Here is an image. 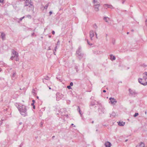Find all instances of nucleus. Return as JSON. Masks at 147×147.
I'll return each mask as SVG.
<instances>
[{
	"instance_id": "f257e3e1",
	"label": "nucleus",
	"mask_w": 147,
	"mask_h": 147,
	"mask_svg": "<svg viewBox=\"0 0 147 147\" xmlns=\"http://www.w3.org/2000/svg\"><path fill=\"white\" fill-rule=\"evenodd\" d=\"M81 48L80 46L79 47L76 51V54L77 57L79 59H81L84 56V54L81 52Z\"/></svg>"
},
{
	"instance_id": "f03ea898",
	"label": "nucleus",
	"mask_w": 147,
	"mask_h": 147,
	"mask_svg": "<svg viewBox=\"0 0 147 147\" xmlns=\"http://www.w3.org/2000/svg\"><path fill=\"white\" fill-rule=\"evenodd\" d=\"M128 91L129 96H131L135 97L138 94V92H136L135 90H132L131 88L129 89Z\"/></svg>"
},
{
	"instance_id": "7ed1b4c3",
	"label": "nucleus",
	"mask_w": 147,
	"mask_h": 147,
	"mask_svg": "<svg viewBox=\"0 0 147 147\" xmlns=\"http://www.w3.org/2000/svg\"><path fill=\"white\" fill-rule=\"evenodd\" d=\"M18 108L22 115L24 117L27 116L28 115L26 109H24L23 110L20 109V107H18Z\"/></svg>"
},
{
	"instance_id": "20e7f679",
	"label": "nucleus",
	"mask_w": 147,
	"mask_h": 147,
	"mask_svg": "<svg viewBox=\"0 0 147 147\" xmlns=\"http://www.w3.org/2000/svg\"><path fill=\"white\" fill-rule=\"evenodd\" d=\"M56 96L57 101H59L61 99H64V95L61 93L57 92L56 94Z\"/></svg>"
},
{
	"instance_id": "39448f33",
	"label": "nucleus",
	"mask_w": 147,
	"mask_h": 147,
	"mask_svg": "<svg viewBox=\"0 0 147 147\" xmlns=\"http://www.w3.org/2000/svg\"><path fill=\"white\" fill-rule=\"evenodd\" d=\"M138 81L142 85L144 86H146L147 85V82L144 81V80H143L142 78H139L138 79Z\"/></svg>"
},
{
	"instance_id": "423d86ee",
	"label": "nucleus",
	"mask_w": 147,
	"mask_h": 147,
	"mask_svg": "<svg viewBox=\"0 0 147 147\" xmlns=\"http://www.w3.org/2000/svg\"><path fill=\"white\" fill-rule=\"evenodd\" d=\"M109 100H110V102L111 104H115V103L117 102V101L116 100L113 98L111 97L109 98Z\"/></svg>"
},
{
	"instance_id": "0eeeda50",
	"label": "nucleus",
	"mask_w": 147,
	"mask_h": 147,
	"mask_svg": "<svg viewBox=\"0 0 147 147\" xmlns=\"http://www.w3.org/2000/svg\"><path fill=\"white\" fill-rule=\"evenodd\" d=\"M98 112L99 115L100 116L101 115L102 113H104L105 112V109L104 107H102L100 108V109Z\"/></svg>"
},
{
	"instance_id": "6e6552de",
	"label": "nucleus",
	"mask_w": 147,
	"mask_h": 147,
	"mask_svg": "<svg viewBox=\"0 0 147 147\" xmlns=\"http://www.w3.org/2000/svg\"><path fill=\"white\" fill-rule=\"evenodd\" d=\"M94 36V32L93 30H91L90 32V37L91 40H92V38Z\"/></svg>"
},
{
	"instance_id": "1a4fd4ad",
	"label": "nucleus",
	"mask_w": 147,
	"mask_h": 147,
	"mask_svg": "<svg viewBox=\"0 0 147 147\" xmlns=\"http://www.w3.org/2000/svg\"><path fill=\"white\" fill-rule=\"evenodd\" d=\"M104 145L105 147H110L111 145V143L108 141H106Z\"/></svg>"
},
{
	"instance_id": "9d476101",
	"label": "nucleus",
	"mask_w": 147,
	"mask_h": 147,
	"mask_svg": "<svg viewBox=\"0 0 147 147\" xmlns=\"http://www.w3.org/2000/svg\"><path fill=\"white\" fill-rule=\"evenodd\" d=\"M16 78V72L15 71H13V73L12 76L11 78L12 80H15Z\"/></svg>"
},
{
	"instance_id": "9b49d317",
	"label": "nucleus",
	"mask_w": 147,
	"mask_h": 147,
	"mask_svg": "<svg viewBox=\"0 0 147 147\" xmlns=\"http://www.w3.org/2000/svg\"><path fill=\"white\" fill-rule=\"evenodd\" d=\"M100 6V4L94 5V6L96 11H98L99 10L98 7Z\"/></svg>"
},
{
	"instance_id": "f8f14e48",
	"label": "nucleus",
	"mask_w": 147,
	"mask_h": 147,
	"mask_svg": "<svg viewBox=\"0 0 147 147\" xmlns=\"http://www.w3.org/2000/svg\"><path fill=\"white\" fill-rule=\"evenodd\" d=\"M117 123L119 125L121 126H123L125 124L124 122L123 121L121 122L120 121L117 122Z\"/></svg>"
},
{
	"instance_id": "ddd939ff",
	"label": "nucleus",
	"mask_w": 147,
	"mask_h": 147,
	"mask_svg": "<svg viewBox=\"0 0 147 147\" xmlns=\"http://www.w3.org/2000/svg\"><path fill=\"white\" fill-rule=\"evenodd\" d=\"M97 104L98 105V107H99L98 108V112H99L100 111V108L102 107V105L101 104L99 103L98 102H97Z\"/></svg>"
},
{
	"instance_id": "4468645a",
	"label": "nucleus",
	"mask_w": 147,
	"mask_h": 147,
	"mask_svg": "<svg viewBox=\"0 0 147 147\" xmlns=\"http://www.w3.org/2000/svg\"><path fill=\"white\" fill-rule=\"evenodd\" d=\"M5 35L4 32H2L1 33V36L3 40H4L5 39Z\"/></svg>"
},
{
	"instance_id": "2eb2a0df",
	"label": "nucleus",
	"mask_w": 147,
	"mask_h": 147,
	"mask_svg": "<svg viewBox=\"0 0 147 147\" xmlns=\"http://www.w3.org/2000/svg\"><path fill=\"white\" fill-rule=\"evenodd\" d=\"M105 5L108 8H110L111 9H114V7L111 5L108 4H105L104 5Z\"/></svg>"
},
{
	"instance_id": "dca6fc26",
	"label": "nucleus",
	"mask_w": 147,
	"mask_h": 147,
	"mask_svg": "<svg viewBox=\"0 0 147 147\" xmlns=\"http://www.w3.org/2000/svg\"><path fill=\"white\" fill-rule=\"evenodd\" d=\"M110 59L112 60H114L116 58L115 56H113V55L111 54L110 55Z\"/></svg>"
},
{
	"instance_id": "f3484780",
	"label": "nucleus",
	"mask_w": 147,
	"mask_h": 147,
	"mask_svg": "<svg viewBox=\"0 0 147 147\" xmlns=\"http://www.w3.org/2000/svg\"><path fill=\"white\" fill-rule=\"evenodd\" d=\"M25 1L24 3L25 6H28L29 3V0H24Z\"/></svg>"
},
{
	"instance_id": "a211bd4d",
	"label": "nucleus",
	"mask_w": 147,
	"mask_h": 147,
	"mask_svg": "<svg viewBox=\"0 0 147 147\" xmlns=\"http://www.w3.org/2000/svg\"><path fill=\"white\" fill-rule=\"evenodd\" d=\"M30 0V1H29V4L31 6V7L32 8V9H34V6L33 5V3L32 1H31V0Z\"/></svg>"
},
{
	"instance_id": "6ab92c4d",
	"label": "nucleus",
	"mask_w": 147,
	"mask_h": 147,
	"mask_svg": "<svg viewBox=\"0 0 147 147\" xmlns=\"http://www.w3.org/2000/svg\"><path fill=\"white\" fill-rule=\"evenodd\" d=\"M12 53L14 55V57H15L16 56H18V53L16 51H13Z\"/></svg>"
},
{
	"instance_id": "aec40b11",
	"label": "nucleus",
	"mask_w": 147,
	"mask_h": 147,
	"mask_svg": "<svg viewBox=\"0 0 147 147\" xmlns=\"http://www.w3.org/2000/svg\"><path fill=\"white\" fill-rule=\"evenodd\" d=\"M18 107H20V109H22V110L24 109H26V106H25L23 105H22V106L19 105Z\"/></svg>"
},
{
	"instance_id": "412c9836",
	"label": "nucleus",
	"mask_w": 147,
	"mask_h": 147,
	"mask_svg": "<svg viewBox=\"0 0 147 147\" xmlns=\"http://www.w3.org/2000/svg\"><path fill=\"white\" fill-rule=\"evenodd\" d=\"M139 146V147H145V145L143 142H141Z\"/></svg>"
},
{
	"instance_id": "4be33fe9",
	"label": "nucleus",
	"mask_w": 147,
	"mask_h": 147,
	"mask_svg": "<svg viewBox=\"0 0 147 147\" xmlns=\"http://www.w3.org/2000/svg\"><path fill=\"white\" fill-rule=\"evenodd\" d=\"M115 39L113 38L111 39V43L113 44V45H114L115 44Z\"/></svg>"
},
{
	"instance_id": "5701e85b",
	"label": "nucleus",
	"mask_w": 147,
	"mask_h": 147,
	"mask_svg": "<svg viewBox=\"0 0 147 147\" xmlns=\"http://www.w3.org/2000/svg\"><path fill=\"white\" fill-rule=\"evenodd\" d=\"M77 110L78 111L80 114V115L81 116L82 115V113H81V111L80 108V107H79V106L78 107Z\"/></svg>"
},
{
	"instance_id": "b1692460",
	"label": "nucleus",
	"mask_w": 147,
	"mask_h": 147,
	"mask_svg": "<svg viewBox=\"0 0 147 147\" xmlns=\"http://www.w3.org/2000/svg\"><path fill=\"white\" fill-rule=\"evenodd\" d=\"M109 19V18H108V17H104V18H103V19L104 20H105V21L106 22H108V21L107 20V19Z\"/></svg>"
},
{
	"instance_id": "393cba45",
	"label": "nucleus",
	"mask_w": 147,
	"mask_h": 147,
	"mask_svg": "<svg viewBox=\"0 0 147 147\" xmlns=\"http://www.w3.org/2000/svg\"><path fill=\"white\" fill-rule=\"evenodd\" d=\"M139 115V113H136L134 115V117H136Z\"/></svg>"
},
{
	"instance_id": "a878e982",
	"label": "nucleus",
	"mask_w": 147,
	"mask_h": 147,
	"mask_svg": "<svg viewBox=\"0 0 147 147\" xmlns=\"http://www.w3.org/2000/svg\"><path fill=\"white\" fill-rule=\"evenodd\" d=\"M43 123H44V122H43V121H42L41 122H40V127H42V125H43Z\"/></svg>"
},
{
	"instance_id": "bb28decb",
	"label": "nucleus",
	"mask_w": 147,
	"mask_h": 147,
	"mask_svg": "<svg viewBox=\"0 0 147 147\" xmlns=\"http://www.w3.org/2000/svg\"><path fill=\"white\" fill-rule=\"evenodd\" d=\"M49 5V4H46V5L44 7V8L45 9H47L48 8V6Z\"/></svg>"
},
{
	"instance_id": "cd10ccee",
	"label": "nucleus",
	"mask_w": 147,
	"mask_h": 147,
	"mask_svg": "<svg viewBox=\"0 0 147 147\" xmlns=\"http://www.w3.org/2000/svg\"><path fill=\"white\" fill-rule=\"evenodd\" d=\"M44 79L47 80H49V78L48 77V76H46L45 78H44Z\"/></svg>"
},
{
	"instance_id": "c85d7f7f",
	"label": "nucleus",
	"mask_w": 147,
	"mask_h": 147,
	"mask_svg": "<svg viewBox=\"0 0 147 147\" xmlns=\"http://www.w3.org/2000/svg\"><path fill=\"white\" fill-rule=\"evenodd\" d=\"M75 69L76 70V72H78L79 70L78 69V67L77 66H76Z\"/></svg>"
},
{
	"instance_id": "c756f323",
	"label": "nucleus",
	"mask_w": 147,
	"mask_h": 147,
	"mask_svg": "<svg viewBox=\"0 0 147 147\" xmlns=\"http://www.w3.org/2000/svg\"><path fill=\"white\" fill-rule=\"evenodd\" d=\"M26 17L30 19H31L32 18L31 16L29 14L26 15Z\"/></svg>"
},
{
	"instance_id": "7c9ffc66",
	"label": "nucleus",
	"mask_w": 147,
	"mask_h": 147,
	"mask_svg": "<svg viewBox=\"0 0 147 147\" xmlns=\"http://www.w3.org/2000/svg\"><path fill=\"white\" fill-rule=\"evenodd\" d=\"M95 105V103L94 102H91L90 103V105L92 106H94Z\"/></svg>"
},
{
	"instance_id": "2f4dec72",
	"label": "nucleus",
	"mask_w": 147,
	"mask_h": 147,
	"mask_svg": "<svg viewBox=\"0 0 147 147\" xmlns=\"http://www.w3.org/2000/svg\"><path fill=\"white\" fill-rule=\"evenodd\" d=\"M87 42L88 43V44L89 45H92V44H91V43H90V42L89 41H88V40H87Z\"/></svg>"
},
{
	"instance_id": "473e14b6",
	"label": "nucleus",
	"mask_w": 147,
	"mask_h": 147,
	"mask_svg": "<svg viewBox=\"0 0 147 147\" xmlns=\"http://www.w3.org/2000/svg\"><path fill=\"white\" fill-rule=\"evenodd\" d=\"M143 78L144 79V81H145L147 79V77H146L145 76H143Z\"/></svg>"
},
{
	"instance_id": "72a5a7b5",
	"label": "nucleus",
	"mask_w": 147,
	"mask_h": 147,
	"mask_svg": "<svg viewBox=\"0 0 147 147\" xmlns=\"http://www.w3.org/2000/svg\"><path fill=\"white\" fill-rule=\"evenodd\" d=\"M67 88L69 89H70L71 88V86L70 85L67 86Z\"/></svg>"
},
{
	"instance_id": "f704fd0d",
	"label": "nucleus",
	"mask_w": 147,
	"mask_h": 147,
	"mask_svg": "<svg viewBox=\"0 0 147 147\" xmlns=\"http://www.w3.org/2000/svg\"><path fill=\"white\" fill-rule=\"evenodd\" d=\"M93 27H94V28H97V26L96 25V24H95L94 25H93Z\"/></svg>"
},
{
	"instance_id": "c9c22d12",
	"label": "nucleus",
	"mask_w": 147,
	"mask_h": 147,
	"mask_svg": "<svg viewBox=\"0 0 147 147\" xmlns=\"http://www.w3.org/2000/svg\"><path fill=\"white\" fill-rule=\"evenodd\" d=\"M117 10H116V11L118 13H119L120 12V11H121V10H120L118 8H117Z\"/></svg>"
},
{
	"instance_id": "e433bc0d",
	"label": "nucleus",
	"mask_w": 147,
	"mask_h": 147,
	"mask_svg": "<svg viewBox=\"0 0 147 147\" xmlns=\"http://www.w3.org/2000/svg\"><path fill=\"white\" fill-rule=\"evenodd\" d=\"M16 61H18L19 60V58H18V56H16Z\"/></svg>"
},
{
	"instance_id": "4c0bfd02",
	"label": "nucleus",
	"mask_w": 147,
	"mask_h": 147,
	"mask_svg": "<svg viewBox=\"0 0 147 147\" xmlns=\"http://www.w3.org/2000/svg\"><path fill=\"white\" fill-rule=\"evenodd\" d=\"M57 80L61 82V79L60 78V77H57Z\"/></svg>"
},
{
	"instance_id": "58836bf2",
	"label": "nucleus",
	"mask_w": 147,
	"mask_h": 147,
	"mask_svg": "<svg viewBox=\"0 0 147 147\" xmlns=\"http://www.w3.org/2000/svg\"><path fill=\"white\" fill-rule=\"evenodd\" d=\"M142 66L144 67H145L147 66V65L144 64H143L142 65Z\"/></svg>"
},
{
	"instance_id": "ea45409f",
	"label": "nucleus",
	"mask_w": 147,
	"mask_h": 147,
	"mask_svg": "<svg viewBox=\"0 0 147 147\" xmlns=\"http://www.w3.org/2000/svg\"><path fill=\"white\" fill-rule=\"evenodd\" d=\"M97 0H93V3L94 4L95 3L97 2Z\"/></svg>"
},
{
	"instance_id": "a19ab883",
	"label": "nucleus",
	"mask_w": 147,
	"mask_h": 147,
	"mask_svg": "<svg viewBox=\"0 0 147 147\" xmlns=\"http://www.w3.org/2000/svg\"><path fill=\"white\" fill-rule=\"evenodd\" d=\"M144 74L147 77V72H145L144 73H143V75Z\"/></svg>"
},
{
	"instance_id": "79ce46f5",
	"label": "nucleus",
	"mask_w": 147,
	"mask_h": 147,
	"mask_svg": "<svg viewBox=\"0 0 147 147\" xmlns=\"http://www.w3.org/2000/svg\"><path fill=\"white\" fill-rule=\"evenodd\" d=\"M49 15L50 16H51V15L53 13V12L52 11H50L49 12Z\"/></svg>"
},
{
	"instance_id": "37998d69",
	"label": "nucleus",
	"mask_w": 147,
	"mask_h": 147,
	"mask_svg": "<svg viewBox=\"0 0 147 147\" xmlns=\"http://www.w3.org/2000/svg\"><path fill=\"white\" fill-rule=\"evenodd\" d=\"M73 85V83L72 82H71L70 83V86H72Z\"/></svg>"
},
{
	"instance_id": "c03bdc74",
	"label": "nucleus",
	"mask_w": 147,
	"mask_h": 147,
	"mask_svg": "<svg viewBox=\"0 0 147 147\" xmlns=\"http://www.w3.org/2000/svg\"><path fill=\"white\" fill-rule=\"evenodd\" d=\"M126 0H122V4H123Z\"/></svg>"
},
{
	"instance_id": "a18cd8bd",
	"label": "nucleus",
	"mask_w": 147,
	"mask_h": 147,
	"mask_svg": "<svg viewBox=\"0 0 147 147\" xmlns=\"http://www.w3.org/2000/svg\"><path fill=\"white\" fill-rule=\"evenodd\" d=\"M23 145V142H22L21 144H20V145L19 146V147H22V145Z\"/></svg>"
},
{
	"instance_id": "49530a36",
	"label": "nucleus",
	"mask_w": 147,
	"mask_h": 147,
	"mask_svg": "<svg viewBox=\"0 0 147 147\" xmlns=\"http://www.w3.org/2000/svg\"><path fill=\"white\" fill-rule=\"evenodd\" d=\"M4 0H0V3H4Z\"/></svg>"
},
{
	"instance_id": "de8ad7c7",
	"label": "nucleus",
	"mask_w": 147,
	"mask_h": 147,
	"mask_svg": "<svg viewBox=\"0 0 147 147\" xmlns=\"http://www.w3.org/2000/svg\"><path fill=\"white\" fill-rule=\"evenodd\" d=\"M14 57H14V56H11V58H10V59H11V60H13V58H14Z\"/></svg>"
},
{
	"instance_id": "09e8293b",
	"label": "nucleus",
	"mask_w": 147,
	"mask_h": 147,
	"mask_svg": "<svg viewBox=\"0 0 147 147\" xmlns=\"http://www.w3.org/2000/svg\"><path fill=\"white\" fill-rule=\"evenodd\" d=\"M70 101L69 100H67V103L68 104H69L70 103Z\"/></svg>"
},
{
	"instance_id": "8fccbe9b",
	"label": "nucleus",
	"mask_w": 147,
	"mask_h": 147,
	"mask_svg": "<svg viewBox=\"0 0 147 147\" xmlns=\"http://www.w3.org/2000/svg\"><path fill=\"white\" fill-rule=\"evenodd\" d=\"M52 33L53 35H54L55 34V32L54 30L52 31Z\"/></svg>"
},
{
	"instance_id": "3c124183",
	"label": "nucleus",
	"mask_w": 147,
	"mask_h": 147,
	"mask_svg": "<svg viewBox=\"0 0 147 147\" xmlns=\"http://www.w3.org/2000/svg\"><path fill=\"white\" fill-rule=\"evenodd\" d=\"M35 90H34V89H33V90L32 91V92L33 93H35Z\"/></svg>"
},
{
	"instance_id": "603ef678",
	"label": "nucleus",
	"mask_w": 147,
	"mask_h": 147,
	"mask_svg": "<svg viewBox=\"0 0 147 147\" xmlns=\"http://www.w3.org/2000/svg\"><path fill=\"white\" fill-rule=\"evenodd\" d=\"M59 44V40H58L57 42V44L56 45L57 46V45L58 44Z\"/></svg>"
},
{
	"instance_id": "864d4df0",
	"label": "nucleus",
	"mask_w": 147,
	"mask_h": 147,
	"mask_svg": "<svg viewBox=\"0 0 147 147\" xmlns=\"http://www.w3.org/2000/svg\"><path fill=\"white\" fill-rule=\"evenodd\" d=\"M35 100H32V103H35Z\"/></svg>"
},
{
	"instance_id": "5fc2aeb1",
	"label": "nucleus",
	"mask_w": 147,
	"mask_h": 147,
	"mask_svg": "<svg viewBox=\"0 0 147 147\" xmlns=\"http://www.w3.org/2000/svg\"><path fill=\"white\" fill-rule=\"evenodd\" d=\"M145 24H146V25L147 26V19H146V21H145Z\"/></svg>"
},
{
	"instance_id": "6e6d98bb",
	"label": "nucleus",
	"mask_w": 147,
	"mask_h": 147,
	"mask_svg": "<svg viewBox=\"0 0 147 147\" xmlns=\"http://www.w3.org/2000/svg\"><path fill=\"white\" fill-rule=\"evenodd\" d=\"M126 11V10H121V12H123V11Z\"/></svg>"
},
{
	"instance_id": "4d7b16f0",
	"label": "nucleus",
	"mask_w": 147,
	"mask_h": 147,
	"mask_svg": "<svg viewBox=\"0 0 147 147\" xmlns=\"http://www.w3.org/2000/svg\"><path fill=\"white\" fill-rule=\"evenodd\" d=\"M51 49L50 48V47H49L47 50H50Z\"/></svg>"
},
{
	"instance_id": "13d9d810",
	"label": "nucleus",
	"mask_w": 147,
	"mask_h": 147,
	"mask_svg": "<svg viewBox=\"0 0 147 147\" xmlns=\"http://www.w3.org/2000/svg\"><path fill=\"white\" fill-rule=\"evenodd\" d=\"M34 103H32V104H31V105L33 106H34V105H34Z\"/></svg>"
},
{
	"instance_id": "bf43d9fd",
	"label": "nucleus",
	"mask_w": 147,
	"mask_h": 147,
	"mask_svg": "<svg viewBox=\"0 0 147 147\" xmlns=\"http://www.w3.org/2000/svg\"><path fill=\"white\" fill-rule=\"evenodd\" d=\"M33 108L34 109H35V105L33 106Z\"/></svg>"
},
{
	"instance_id": "052dcab7",
	"label": "nucleus",
	"mask_w": 147,
	"mask_h": 147,
	"mask_svg": "<svg viewBox=\"0 0 147 147\" xmlns=\"http://www.w3.org/2000/svg\"><path fill=\"white\" fill-rule=\"evenodd\" d=\"M48 37H49V38H51V35H49L48 36Z\"/></svg>"
},
{
	"instance_id": "680f3d73",
	"label": "nucleus",
	"mask_w": 147,
	"mask_h": 147,
	"mask_svg": "<svg viewBox=\"0 0 147 147\" xmlns=\"http://www.w3.org/2000/svg\"><path fill=\"white\" fill-rule=\"evenodd\" d=\"M2 79L4 80V78H0V80H1Z\"/></svg>"
},
{
	"instance_id": "e2e57ef3",
	"label": "nucleus",
	"mask_w": 147,
	"mask_h": 147,
	"mask_svg": "<svg viewBox=\"0 0 147 147\" xmlns=\"http://www.w3.org/2000/svg\"><path fill=\"white\" fill-rule=\"evenodd\" d=\"M34 34V32L32 34V36H33Z\"/></svg>"
},
{
	"instance_id": "0e129e2a",
	"label": "nucleus",
	"mask_w": 147,
	"mask_h": 147,
	"mask_svg": "<svg viewBox=\"0 0 147 147\" xmlns=\"http://www.w3.org/2000/svg\"><path fill=\"white\" fill-rule=\"evenodd\" d=\"M95 35H96V37L97 38V34L96 33V32H95Z\"/></svg>"
},
{
	"instance_id": "69168bd1",
	"label": "nucleus",
	"mask_w": 147,
	"mask_h": 147,
	"mask_svg": "<svg viewBox=\"0 0 147 147\" xmlns=\"http://www.w3.org/2000/svg\"><path fill=\"white\" fill-rule=\"evenodd\" d=\"M22 124V122H20L19 123V124L20 125H21Z\"/></svg>"
},
{
	"instance_id": "338daca9",
	"label": "nucleus",
	"mask_w": 147,
	"mask_h": 147,
	"mask_svg": "<svg viewBox=\"0 0 147 147\" xmlns=\"http://www.w3.org/2000/svg\"><path fill=\"white\" fill-rule=\"evenodd\" d=\"M106 92V90H104L103 91V92L104 93H105Z\"/></svg>"
},
{
	"instance_id": "774afa93",
	"label": "nucleus",
	"mask_w": 147,
	"mask_h": 147,
	"mask_svg": "<svg viewBox=\"0 0 147 147\" xmlns=\"http://www.w3.org/2000/svg\"><path fill=\"white\" fill-rule=\"evenodd\" d=\"M23 19L22 18H21L20 19V21H22V20Z\"/></svg>"
}]
</instances>
